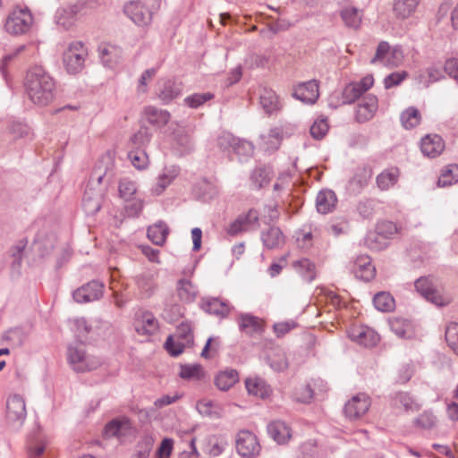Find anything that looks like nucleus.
I'll use <instances>...</instances> for the list:
<instances>
[{
    "label": "nucleus",
    "mask_w": 458,
    "mask_h": 458,
    "mask_svg": "<svg viewBox=\"0 0 458 458\" xmlns=\"http://www.w3.org/2000/svg\"><path fill=\"white\" fill-rule=\"evenodd\" d=\"M400 120L405 129H412L420 124L421 120L420 113L413 106L408 107L401 114Z\"/></svg>",
    "instance_id": "nucleus-45"
},
{
    "label": "nucleus",
    "mask_w": 458,
    "mask_h": 458,
    "mask_svg": "<svg viewBox=\"0 0 458 458\" xmlns=\"http://www.w3.org/2000/svg\"><path fill=\"white\" fill-rule=\"evenodd\" d=\"M402 52L398 48H394L390 53V46L386 41H381L377 48L376 55L372 58L371 63L382 62L386 64H391L388 55H392L394 58H397L401 55Z\"/></svg>",
    "instance_id": "nucleus-40"
},
{
    "label": "nucleus",
    "mask_w": 458,
    "mask_h": 458,
    "mask_svg": "<svg viewBox=\"0 0 458 458\" xmlns=\"http://www.w3.org/2000/svg\"><path fill=\"white\" fill-rule=\"evenodd\" d=\"M420 0H396L394 4V13L398 19L405 20L417 10Z\"/></svg>",
    "instance_id": "nucleus-29"
},
{
    "label": "nucleus",
    "mask_w": 458,
    "mask_h": 458,
    "mask_svg": "<svg viewBox=\"0 0 458 458\" xmlns=\"http://www.w3.org/2000/svg\"><path fill=\"white\" fill-rule=\"evenodd\" d=\"M414 286L416 291L422 297L436 306L445 307L450 304L453 301L451 294L437 289L432 280L428 276H421L418 278L414 283Z\"/></svg>",
    "instance_id": "nucleus-4"
},
{
    "label": "nucleus",
    "mask_w": 458,
    "mask_h": 458,
    "mask_svg": "<svg viewBox=\"0 0 458 458\" xmlns=\"http://www.w3.org/2000/svg\"><path fill=\"white\" fill-rule=\"evenodd\" d=\"M121 54V48L113 45H106L99 48L100 59L103 64L107 67H113L117 64Z\"/></svg>",
    "instance_id": "nucleus-36"
},
{
    "label": "nucleus",
    "mask_w": 458,
    "mask_h": 458,
    "mask_svg": "<svg viewBox=\"0 0 458 458\" xmlns=\"http://www.w3.org/2000/svg\"><path fill=\"white\" fill-rule=\"evenodd\" d=\"M104 287L101 282L93 280L76 289L72 297L78 303L94 301L102 297Z\"/></svg>",
    "instance_id": "nucleus-11"
},
{
    "label": "nucleus",
    "mask_w": 458,
    "mask_h": 458,
    "mask_svg": "<svg viewBox=\"0 0 458 458\" xmlns=\"http://www.w3.org/2000/svg\"><path fill=\"white\" fill-rule=\"evenodd\" d=\"M261 240L265 247L269 250L280 248L284 243V236L282 231L276 226H271L263 232Z\"/></svg>",
    "instance_id": "nucleus-25"
},
{
    "label": "nucleus",
    "mask_w": 458,
    "mask_h": 458,
    "mask_svg": "<svg viewBox=\"0 0 458 458\" xmlns=\"http://www.w3.org/2000/svg\"><path fill=\"white\" fill-rule=\"evenodd\" d=\"M137 191V187L134 182L128 178H123L119 182V194L124 200H131Z\"/></svg>",
    "instance_id": "nucleus-54"
},
{
    "label": "nucleus",
    "mask_w": 458,
    "mask_h": 458,
    "mask_svg": "<svg viewBox=\"0 0 458 458\" xmlns=\"http://www.w3.org/2000/svg\"><path fill=\"white\" fill-rule=\"evenodd\" d=\"M318 95V85L316 81H309L298 85L293 93V98L306 104L315 103Z\"/></svg>",
    "instance_id": "nucleus-15"
},
{
    "label": "nucleus",
    "mask_w": 458,
    "mask_h": 458,
    "mask_svg": "<svg viewBox=\"0 0 458 458\" xmlns=\"http://www.w3.org/2000/svg\"><path fill=\"white\" fill-rule=\"evenodd\" d=\"M245 386L250 394L265 398L269 395L270 388L266 382L259 378H247L245 380Z\"/></svg>",
    "instance_id": "nucleus-35"
},
{
    "label": "nucleus",
    "mask_w": 458,
    "mask_h": 458,
    "mask_svg": "<svg viewBox=\"0 0 458 458\" xmlns=\"http://www.w3.org/2000/svg\"><path fill=\"white\" fill-rule=\"evenodd\" d=\"M202 308L206 312L220 317L227 316L230 311L229 305L217 298L203 300Z\"/></svg>",
    "instance_id": "nucleus-32"
},
{
    "label": "nucleus",
    "mask_w": 458,
    "mask_h": 458,
    "mask_svg": "<svg viewBox=\"0 0 458 458\" xmlns=\"http://www.w3.org/2000/svg\"><path fill=\"white\" fill-rule=\"evenodd\" d=\"M158 330V321L151 313L142 315L140 323L137 326V331L142 335H151Z\"/></svg>",
    "instance_id": "nucleus-43"
},
{
    "label": "nucleus",
    "mask_w": 458,
    "mask_h": 458,
    "mask_svg": "<svg viewBox=\"0 0 458 458\" xmlns=\"http://www.w3.org/2000/svg\"><path fill=\"white\" fill-rule=\"evenodd\" d=\"M167 225L159 221L148 228V237L156 245H163L168 234Z\"/></svg>",
    "instance_id": "nucleus-37"
},
{
    "label": "nucleus",
    "mask_w": 458,
    "mask_h": 458,
    "mask_svg": "<svg viewBox=\"0 0 458 458\" xmlns=\"http://www.w3.org/2000/svg\"><path fill=\"white\" fill-rule=\"evenodd\" d=\"M445 340L449 347L458 355V323H450L445 329Z\"/></svg>",
    "instance_id": "nucleus-55"
},
{
    "label": "nucleus",
    "mask_w": 458,
    "mask_h": 458,
    "mask_svg": "<svg viewBox=\"0 0 458 458\" xmlns=\"http://www.w3.org/2000/svg\"><path fill=\"white\" fill-rule=\"evenodd\" d=\"M132 165L139 169H145L148 165V157L145 149L132 148L128 153Z\"/></svg>",
    "instance_id": "nucleus-48"
},
{
    "label": "nucleus",
    "mask_w": 458,
    "mask_h": 458,
    "mask_svg": "<svg viewBox=\"0 0 458 458\" xmlns=\"http://www.w3.org/2000/svg\"><path fill=\"white\" fill-rule=\"evenodd\" d=\"M55 242L56 236L54 233L40 231L35 237L33 249L39 256L45 257L53 250Z\"/></svg>",
    "instance_id": "nucleus-17"
},
{
    "label": "nucleus",
    "mask_w": 458,
    "mask_h": 458,
    "mask_svg": "<svg viewBox=\"0 0 458 458\" xmlns=\"http://www.w3.org/2000/svg\"><path fill=\"white\" fill-rule=\"evenodd\" d=\"M124 211L127 216H139L143 208V201L140 199L133 198L131 200H125Z\"/></svg>",
    "instance_id": "nucleus-59"
},
{
    "label": "nucleus",
    "mask_w": 458,
    "mask_h": 458,
    "mask_svg": "<svg viewBox=\"0 0 458 458\" xmlns=\"http://www.w3.org/2000/svg\"><path fill=\"white\" fill-rule=\"evenodd\" d=\"M259 226L257 211L250 209L246 215L239 216L227 228V233L235 236L241 233L256 229Z\"/></svg>",
    "instance_id": "nucleus-12"
},
{
    "label": "nucleus",
    "mask_w": 458,
    "mask_h": 458,
    "mask_svg": "<svg viewBox=\"0 0 458 458\" xmlns=\"http://www.w3.org/2000/svg\"><path fill=\"white\" fill-rule=\"evenodd\" d=\"M85 4L78 2L65 7L58 8L55 14V23L65 30L75 25L77 15L81 13Z\"/></svg>",
    "instance_id": "nucleus-10"
},
{
    "label": "nucleus",
    "mask_w": 458,
    "mask_h": 458,
    "mask_svg": "<svg viewBox=\"0 0 458 458\" xmlns=\"http://www.w3.org/2000/svg\"><path fill=\"white\" fill-rule=\"evenodd\" d=\"M24 85L30 99L36 105L47 106L54 99L55 81L42 66H33L27 72Z\"/></svg>",
    "instance_id": "nucleus-2"
},
{
    "label": "nucleus",
    "mask_w": 458,
    "mask_h": 458,
    "mask_svg": "<svg viewBox=\"0 0 458 458\" xmlns=\"http://www.w3.org/2000/svg\"><path fill=\"white\" fill-rule=\"evenodd\" d=\"M364 244L370 250H381L386 248L387 240L376 229L367 233Z\"/></svg>",
    "instance_id": "nucleus-46"
},
{
    "label": "nucleus",
    "mask_w": 458,
    "mask_h": 458,
    "mask_svg": "<svg viewBox=\"0 0 458 458\" xmlns=\"http://www.w3.org/2000/svg\"><path fill=\"white\" fill-rule=\"evenodd\" d=\"M398 178L399 170L392 167L380 173L376 178V182L381 191H387L397 182Z\"/></svg>",
    "instance_id": "nucleus-33"
},
{
    "label": "nucleus",
    "mask_w": 458,
    "mask_h": 458,
    "mask_svg": "<svg viewBox=\"0 0 458 458\" xmlns=\"http://www.w3.org/2000/svg\"><path fill=\"white\" fill-rule=\"evenodd\" d=\"M179 376L185 380L199 381L205 378L206 372L199 364H182Z\"/></svg>",
    "instance_id": "nucleus-34"
},
{
    "label": "nucleus",
    "mask_w": 458,
    "mask_h": 458,
    "mask_svg": "<svg viewBox=\"0 0 458 458\" xmlns=\"http://www.w3.org/2000/svg\"><path fill=\"white\" fill-rule=\"evenodd\" d=\"M196 408L201 415L210 419H220L224 413L223 408L218 403L210 400L199 401Z\"/></svg>",
    "instance_id": "nucleus-31"
},
{
    "label": "nucleus",
    "mask_w": 458,
    "mask_h": 458,
    "mask_svg": "<svg viewBox=\"0 0 458 458\" xmlns=\"http://www.w3.org/2000/svg\"><path fill=\"white\" fill-rule=\"evenodd\" d=\"M372 176V169L369 166H361L356 169V172L351 182L359 189H362L368 185Z\"/></svg>",
    "instance_id": "nucleus-49"
},
{
    "label": "nucleus",
    "mask_w": 458,
    "mask_h": 458,
    "mask_svg": "<svg viewBox=\"0 0 458 458\" xmlns=\"http://www.w3.org/2000/svg\"><path fill=\"white\" fill-rule=\"evenodd\" d=\"M337 204V198L332 190L324 189L320 191L316 198L317 210L321 214H327L335 210Z\"/></svg>",
    "instance_id": "nucleus-22"
},
{
    "label": "nucleus",
    "mask_w": 458,
    "mask_h": 458,
    "mask_svg": "<svg viewBox=\"0 0 458 458\" xmlns=\"http://www.w3.org/2000/svg\"><path fill=\"white\" fill-rule=\"evenodd\" d=\"M124 13L138 26H147L152 21V13L140 1L125 4Z\"/></svg>",
    "instance_id": "nucleus-13"
},
{
    "label": "nucleus",
    "mask_w": 458,
    "mask_h": 458,
    "mask_svg": "<svg viewBox=\"0 0 458 458\" xmlns=\"http://www.w3.org/2000/svg\"><path fill=\"white\" fill-rule=\"evenodd\" d=\"M377 109V99L375 96H367L358 105L356 119L359 123L370 120Z\"/></svg>",
    "instance_id": "nucleus-20"
},
{
    "label": "nucleus",
    "mask_w": 458,
    "mask_h": 458,
    "mask_svg": "<svg viewBox=\"0 0 458 458\" xmlns=\"http://www.w3.org/2000/svg\"><path fill=\"white\" fill-rule=\"evenodd\" d=\"M33 23V17L28 8L14 9L7 17L4 28L13 35L27 33Z\"/></svg>",
    "instance_id": "nucleus-6"
},
{
    "label": "nucleus",
    "mask_w": 458,
    "mask_h": 458,
    "mask_svg": "<svg viewBox=\"0 0 458 458\" xmlns=\"http://www.w3.org/2000/svg\"><path fill=\"white\" fill-rule=\"evenodd\" d=\"M363 93L355 82L349 83L343 90L344 103L352 104Z\"/></svg>",
    "instance_id": "nucleus-57"
},
{
    "label": "nucleus",
    "mask_w": 458,
    "mask_h": 458,
    "mask_svg": "<svg viewBox=\"0 0 458 458\" xmlns=\"http://www.w3.org/2000/svg\"><path fill=\"white\" fill-rule=\"evenodd\" d=\"M67 356L73 370L77 372L89 371L100 365V360L98 358L86 354L81 343L70 345Z\"/></svg>",
    "instance_id": "nucleus-5"
},
{
    "label": "nucleus",
    "mask_w": 458,
    "mask_h": 458,
    "mask_svg": "<svg viewBox=\"0 0 458 458\" xmlns=\"http://www.w3.org/2000/svg\"><path fill=\"white\" fill-rule=\"evenodd\" d=\"M87 49L81 42L72 43L64 53V64L70 73H78L84 65Z\"/></svg>",
    "instance_id": "nucleus-7"
},
{
    "label": "nucleus",
    "mask_w": 458,
    "mask_h": 458,
    "mask_svg": "<svg viewBox=\"0 0 458 458\" xmlns=\"http://www.w3.org/2000/svg\"><path fill=\"white\" fill-rule=\"evenodd\" d=\"M293 267L307 282H311L316 276V267L308 259L303 258L293 261Z\"/></svg>",
    "instance_id": "nucleus-39"
},
{
    "label": "nucleus",
    "mask_w": 458,
    "mask_h": 458,
    "mask_svg": "<svg viewBox=\"0 0 458 458\" xmlns=\"http://www.w3.org/2000/svg\"><path fill=\"white\" fill-rule=\"evenodd\" d=\"M154 445V439L151 437H144L137 445L136 452L131 458H148Z\"/></svg>",
    "instance_id": "nucleus-53"
},
{
    "label": "nucleus",
    "mask_w": 458,
    "mask_h": 458,
    "mask_svg": "<svg viewBox=\"0 0 458 458\" xmlns=\"http://www.w3.org/2000/svg\"><path fill=\"white\" fill-rule=\"evenodd\" d=\"M152 138V131L147 126H140L130 138L131 148L145 149Z\"/></svg>",
    "instance_id": "nucleus-38"
},
{
    "label": "nucleus",
    "mask_w": 458,
    "mask_h": 458,
    "mask_svg": "<svg viewBox=\"0 0 458 458\" xmlns=\"http://www.w3.org/2000/svg\"><path fill=\"white\" fill-rule=\"evenodd\" d=\"M130 428V421L127 418L114 419L109 421L104 429V437H119L125 435Z\"/></svg>",
    "instance_id": "nucleus-26"
},
{
    "label": "nucleus",
    "mask_w": 458,
    "mask_h": 458,
    "mask_svg": "<svg viewBox=\"0 0 458 458\" xmlns=\"http://www.w3.org/2000/svg\"><path fill=\"white\" fill-rule=\"evenodd\" d=\"M353 337L364 346H373L378 342V335L371 329L361 328Z\"/></svg>",
    "instance_id": "nucleus-52"
},
{
    "label": "nucleus",
    "mask_w": 458,
    "mask_h": 458,
    "mask_svg": "<svg viewBox=\"0 0 458 458\" xmlns=\"http://www.w3.org/2000/svg\"><path fill=\"white\" fill-rule=\"evenodd\" d=\"M136 284L143 297L148 298L154 293L156 284L152 275L142 274L138 276Z\"/></svg>",
    "instance_id": "nucleus-44"
},
{
    "label": "nucleus",
    "mask_w": 458,
    "mask_h": 458,
    "mask_svg": "<svg viewBox=\"0 0 458 458\" xmlns=\"http://www.w3.org/2000/svg\"><path fill=\"white\" fill-rule=\"evenodd\" d=\"M213 98L214 95L210 92L195 93L185 98L184 102L191 108H198Z\"/></svg>",
    "instance_id": "nucleus-56"
},
{
    "label": "nucleus",
    "mask_w": 458,
    "mask_h": 458,
    "mask_svg": "<svg viewBox=\"0 0 458 458\" xmlns=\"http://www.w3.org/2000/svg\"><path fill=\"white\" fill-rule=\"evenodd\" d=\"M176 174H163L161 175H159V177L157 178V184L155 186V188L153 189V191L157 194V195H159L161 194L165 189L172 182V181L175 178Z\"/></svg>",
    "instance_id": "nucleus-63"
},
{
    "label": "nucleus",
    "mask_w": 458,
    "mask_h": 458,
    "mask_svg": "<svg viewBox=\"0 0 458 458\" xmlns=\"http://www.w3.org/2000/svg\"><path fill=\"white\" fill-rule=\"evenodd\" d=\"M236 140L237 138L232 133L225 131L217 137L216 145L223 151L229 150L230 148L233 150Z\"/></svg>",
    "instance_id": "nucleus-60"
},
{
    "label": "nucleus",
    "mask_w": 458,
    "mask_h": 458,
    "mask_svg": "<svg viewBox=\"0 0 458 458\" xmlns=\"http://www.w3.org/2000/svg\"><path fill=\"white\" fill-rule=\"evenodd\" d=\"M259 103L263 110L268 114L279 109L277 96L271 89H263L259 97Z\"/></svg>",
    "instance_id": "nucleus-41"
},
{
    "label": "nucleus",
    "mask_w": 458,
    "mask_h": 458,
    "mask_svg": "<svg viewBox=\"0 0 458 458\" xmlns=\"http://www.w3.org/2000/svg\"><path fill=\"white\" fill-rule=\"evenodd\" d=\"M176 294L185 303L193 302L199 293L198 287L186 277L180 278L176 283Z\"/></svg>",
    "instance_id": "nucleus-19"
},
{
    "label": "nucleus",
    "mask_w": 458,
    "mask_h": 458,
    "mask_svg": "<svg viewBox=\"0 0 458 458\" xmlns=\"http://www.w3.org/2000/svg\"><path fill=\"white\" fill-rule=\"evenodd\" d=\"M444 149L445 142L439 135H427L421 139L420 150L423 155L428 157L435 158L439 156Z\"/></svg>",
    "instance_id": "nucleus-16"
},
{
    "label": "nucleus",
    "mask_w": 458,
    "mask_h": 458,
    "mask_svg": "<svg viewBox=\"0 0 458 458\" xmlns=\"http://www.w3.org/2000/svg\"><path fill=\"white\" fill-rule=\"evenodd\" d=\"M373 304L377 310L382 312H390L394 310L395 306L393 296L386 292H380L375 294Z\"/></svg>",
    "instance_id": "nucleus-42"
},
{
    "label": "nucleus",
    "mask_w": 458,
    "mask_h": 458,
    "mask_svg": "<svg viewBox=\"0 0 458 458\" xmlns=\"http://www.w3.org/2000/svg\"><path fill=\"white\" fill-rule=\"evenodd\" d=\"M272 170L268 166L256 167L250 174L251 185L259 190L269 184L272 179Z\"/></svg>",
    "instance_id": "nucleus-30"
},
{
    "label": "nucleus",
    "mask_w": 458,
    "mask_h": 458,
    "mask_svg": "<svg viewBox=\"0 0 458 458\" xmlns=\"http://www.w3.org/2000/svg\"><path fill=\"white\" fill-rule=\"evenodd\" d=\"M6 418L11 423H23L26 418V406L21 396L18 394L9 396L6 402Z\"/></svg>",
    "instance_id": "nucleus-14"
},
{
    "label": "nucleus",
    "mask_w": 458,
    "mask_h": 458,
    "mask_svg": "<svg viewBox=\"0 0 458 458\" xmlns=\"http://www.w3.org/2000/svg\"><path fill=\"white\" fill-rule=\"evenodd\" d=\"M113 178V159L110 156L103 157L91 173L83 194L82 208L87 215L93 216L99 211L106 184Z\"/></svg>",
    "instance_id": "nucleus-1"
},
{
    "label": "nucleus",
    "mask_w": 458,
    "mask_h": 458,
    "mask_svg": "<svg viewBox=\"0 0 458 458\" xmlns=\"http://www.w3.org/2000/svg\"><path fill=\"white\" fill-rule=\"evenodd\" d=\"M456 182H458V165H449L442 170L437 185L445 187Z\"/></svg>",
    "instance_id": "nucleus-47"
},
{
    "label": "nucleus",
    "mask_w": 458,
    "mask_h": 458,
    "mask_svg": "<svg viewBox=\"0 0 458 458\" xmlns=\"http://www.w3.org/2000/svg\"><path fill=\"white\" fill-rule=\"evenodd\" d=\"M328 131V124L326 119L316 120L310 126V135L316 140H321Z\"/></svg>",
    "instance_id": "nucleus-58"
},
{
    "label": "nucleus",
    "mask_w": 458,
    "mask_h": 458,
    "mask_svg": "<svg viewBox=\"0 0 458 458\" xmlns=\"http://www.w3.org/2000/svg\"><path fill=\"white\" fill-rule=\"evenodd\" d=\"M353 272L356 277L363 281H369L375 276L376 269L369 256L360 255L354 261Z\"/></svg>",
    "instance_id": "nucleus-21"
},
{
    "label": "nucleus",
    "mask_w": 458,
    "mask_h": 458,
    "mask_svg": "<svg viewBox=\"0 0 458 458\" xmlns=\"http://www.w3.org/2000/svg\"><path fill=\"white\" fill-rule=\"evenodd\" d=\"M394 405L398 408H403L405 411L413 410L415 403L412 398L407 393H398L394 398Z\"/></svg>",
    "instance_id": "nucleus-61"
},
{
    "label": "nucleus",
    "mask_w": 458,
    "mask_h": 458,
    "mask_svg": "<svg viewBox=\"0 0 458 458\" xmlns=\"http://www.w3.org/2000/svg\"><path fill=\"white\" fill-rule=\"evenodd\" d=\"M173 446L174 440L172 438L163 439L157 451V458H169L173 451Z\"/></svg>",
    "instance_id": "nucleus-64"
},
{
    "label": "nucleus",
    "mask_w": 458,
    "mask_h": 458,
    "mask_svg": "<svg viewBox=\"0 0 458 458\" xmlns=\"http://www.w3.org/2000/svg\"><path fill=\"white\" fill-rule=\"evenodd\" d=\"M193 333L190 323L182 322L175 332L169 335L165 343V348L172 356H178L186 347L193 344Z\"/></svg>",
    "instance_id": "nucleus-3"
},
{
    "label": "nucleus",
    "mask_w": 458,
    "mask_h": 458,
    "mask_svg": "<svg viewBox=\"0 0 458 458\" xmlns=\"http://www.w3.org/2000/svg\"><path fill=\"white\" fill-rule=\"evenodd\" d=\"M267 433L277 444L284 445L291 438V428L282 420L272 421L267 425Z\"/></svg>",
    "instance_id": "nucleus-23"
},
{
    "label": "nucleus",
    "mask_w": 458,
    "mask_h": 458,
    "mask_svg": "<svg viewBox=\"0 0 458 458\" xmlns=\"http://www.w3.org/2000/svg\"><path fill=\"white\" fill-rule=\"evenodd\" d=\"M341 17L346 26L353 29L359 28L361 16L359 13V10L354 7L345 8L341 12Z\"/></svg>",
    "instance_id": "nucleus-50"
},
{
    "label": "nucleus",
    "mask_w": 458,
    "mask_h": 458,
    "mask_svg": "<svg viewBox=\"0 0 458 458\" xmlns=\"http://www.w3.org/2000/svg\"><path fill=\"white\" fill-rule=\"evenodd\" d=\"M239 380L236 369H230L220 371L215 377V385L221 391H227Z\"/></svg>",
    "instance_id": "nucleus-27"
},
{
    "label": "nucleus",
    "mask_w": 458,
    "mask_h": 458,
    "mask_svg": "<svg viewBox=\"0 0 458 458\" xmlns=\"http://www.w3.org/2000/svg\"><path fill=\"white\" fill-rule=\"evenodd\" d=\"M389 325L392 332L401 338L406 337L407 333L411 327L410 321L403 318H394L390 319Z\"/></svg>",
    "instance_id": "nucleus-51"
},
{
    "label": "nucleus",
    "mask_w": 458,
    "mask_h": 458,
    "mask_svg": "<svg viewBox=\"0 0 458 458\" xmlns=\"http://www.w3.org/2000/svg\"><path fill=\"white\" fill-rule=\"evenodd\" d=\"M182 91L181 83L172 80L165 81L159 89L158 98L164 104H169L178 98Z\"/></svg>",
    "instance_id": "nucleus-24"
},
{
    "label": "nucleus",
    "mask_w": 458,
    "mask_h": 458,
    "mask_svg": "<svg viewBox=\"0 0 458 458\" xmlns=\"http://www.w3.org/2000/svg\"><path fill=\"white\" fill-rule=\"evenodd\" d=\"M238 325L241 332L250 336L255 334L259 335L264 330L262 319L251 314H240L238 318Z\"/></svg>",
    "instance_id": "nucleus-18"
},
{
    "label": "nucleus",
    "mask_w": 458,
    "mask_h": 458,
    "mask_svg": "<svg viewBox=\"0 0 458 458\" xmlns=\"http://www.w3.org/2000/svg\"><path fill=\"white\" fill-rule=\"evenodd\" d=\"M235 446L238 454L243 458L256 457L260 451V445L257 437L249 430L238 432Z\"/></svg>",
    "instance_id": "nucleus-8"
},
{
    "label": "nucleus",
    "mask_w": 458,
    "mask_h": 458,
    "mask_svg": "<svg viewBox=\"0 0 458 458\" xmlns=\"http://www.w3.org/2000/svg\"><path fill=\"white\" fill-rule=\"evenodd\" d=\"M370 404V399L367 394H358L345 403L344 415L350 420H358L367 413Z\"/></svg>",
    "instance_id": "nucleus-9"
},
{
    "label": "nucleus",
    "mask_w": 458,
    "mask_h": 458,
    "mask_svg": "<svg viewBox=\"0 0 458 458\" xmlns=\"http://www.w3.org/2000/svg\"><path fill=\"white\" fill-rule=\"evenodd\" d=\"M270 367L276 371H283L287 369L288 362L284 353L279 352L274 356L268 357Z\"/></svg>",
    "instance_id": "nucleus-62"
},
{
    "label": "nucleus",
    "mask_w": 458,
    "mask_h": 458,
    "mask_svg": "<svg viewBox=\"0 0 458 458\" xmlns=\"http://www.w3.org/2000/svg\"><path fill=\"white\" fill-rule=\"evenodd\" d=\"M144 117L151 124L162 127L165 126L170 119V114L155 106H147L144 109Z\"/></svg>",
    "instance_id": "nucleus-28"
}]
</instances>
